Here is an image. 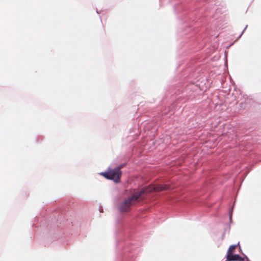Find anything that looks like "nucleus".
Wrapping results in <instances>:
<instances>
[{
    "mask_svg": "<svg viewBox=\"0 0 261 261\" xmlns=\"http://www.w3.org/2000/svg\"><path fill=\"white\" fill-rule=\"evenodd\" d=\"M237 245H231L227 251V255H229L230 254H232L234 252Z\"/></svg>",
    "mask_w": 261,
    "mask_h": 261,
    "instance_id": "obj_5",
    "label": "nucleus"
},
{
    "mask_svg": "<svg viewBox=\"0 0 261 261\" xmlns=\"http://www.w3.org/2000/svg\"><path fill=\"white\" fill-rule=\"evenodd\" d=\"M227 260L228 261H245V258L242 257L238 254H230L227 255Z\"/></svg>",
    "mask_w": 261,
    "mask_h": 261,
    "instance_id": "obj_4",
    "label": "nucleus"
},
{
    "mask_svg": "<svg viewBox=\"0 0 261 261\" xmlns=\"http://www.w3.org/2000/svg\"><path fill=\"white\" fill-rule=\"evenodd\" d=\"M145 190H141L139 192H135L134 194L127 198L125 200L121 203L119 206V210L123 212H126L130 210V207L132 205L135 203L143 194H145Z\"/></svg>",
    "mask_w": 261,
    "mask_h": 261,
    "instance_id": "obj_1",
    "label": "nucleus"
},
{
    "mask_svg": "<svg viewBox=\"0 0 261 261\" xmlns=\"http://www.w3.org/2000/svg\"><path fill=\"white\" fill-rule=\"evenodd\" d=\"M101 174L105 178L113 180L115 182L118 183L120 181L122 172L119 171V169H109L106 172L101 173Z\"/></svg>",
    "mask_w": 261,
    "mask_h": 261,
    "instance_id": "obj_2",
    "label": "nucleus"
},
{
    "mask_svg": "<svg viewBox=\"0 0 261 261\" xmlns=\"http://www.w3.org/2000/svg\"><path fill=\"white\" fill-rule=\"evenodd\" d=\"M124 166H125V164H122V165L119 166L118 167H117V168H116V169H119V171H120V170L122 168H123Z\"/></svg>",
    "mask_w": 261,
    "mask_h": 261,
    "instance_id": "obj_6",
    "label": "nucleus"
},
{
    "mask_svg": "<svg viewBox=\"0 0 261 261\" xmlns=\"http://www.w3.org/2000/svg\"><path fill=\"white\" fill-rule=\"evenodd\" d=\"M170 186L168 184L165 185H156L154 186H150L142 189L145 190V193H150L152 192H161L166 191L170 189Z\"/></svg>",
    "mask_w": 261,
    "mask_h": 261,
    "instance_id": "obj_3",
    "label": "nucleus"
}]
</instances>
